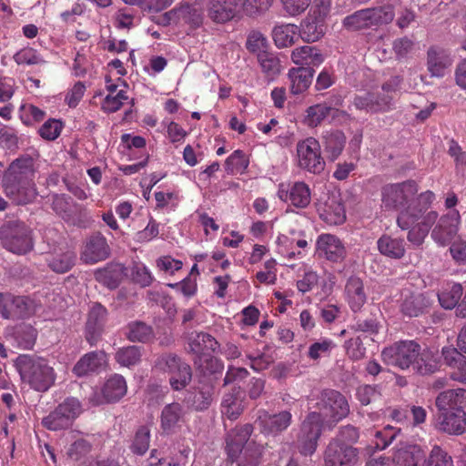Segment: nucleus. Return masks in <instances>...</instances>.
<instances>
[{
    "mask_svg": "<svg viewBox=\"0 0 466 466\" xmlns=\"http://www.w3.org/2000/svg\"><path fill=\"white\" fill-rule=\"evenodd\" d=\"M435 198L432 191L426 190L398 215V226L409 230L407 238L415 246L423 243L431 228V238L438 247L449 246L458 236L461 224L459 210L453 209L439 217L437 211L428 210Z\"/></svg>",
    "mask_w": 466,
    "mask_h": 466,
    "instance_id": "f257e3e1",
    "label": "nucleus"
},
{
    "mask_svg": "<svg viewBox=\"0 0 466 466\" xmlns=\"http://www.w3.org/2000/svg\"><path fill=\"white\" fill-rule=\"evenodd\" d=\"M316 406L318 410L308 414L297 439V448L304 456L315 452L323 427L332 428L350 413L347 399L334 390L321 391Z\"/></svg>",
    "mask_w": 466,
    "mask_h": 466,
    "instance_id": "f03ea898",
    "label": "nucleus"
},
{
    "mask_svg": "<svg viewBox=\"0 0 466 466\" xmlns=\"http://www.w3.org/2000/svg\"><path fill=\"white\" fill-rule=\"evenodd\" d=\"M35 169L31 157H20L11 163L3 179L4 192L18 205L27 204L36 197Z\"/></svg>",
    "mask_w": 466,
    "mask_h": 466,
    "instance_id": "7ed1b4c3",
    "label": "nucleus"
},
{
    "mask_svg": "<svg viewBox=\"0 0 466 466\" xmlns=\"http://www.w3.org/2000/svg\"><path fill=\"white\" fill-rule=\"evenodd\" d=\"M252 431V425L245 424L228 433L225 447L228 460L238 466H258L261 461L263 447L249 441Z\"/></svg>",
    "mask_w": 466,
    "mask_h": 466,
    "instance_id": "20e7f679",
    "label": "nucleus"
},
{
    "mask_svg": "<svg viewBox=\"0 0 466 466\" xmlns=\"http://www.w3.org/2000/svg\"><path fill=\"white\" fill-rule=\"evenodd\" d=\"M17 366L22 380L35 390L46 391L55 383V370L45 359L23 355Z\"/></svg>",
    "mask_w": 466,
    "mask_h": 466,
    "instance_id": "39448f33",
    "label": "nucleus"
},
{
    "mask_svg": "<svg viewBox=\"0 0 466 466\" xmlns=\"http://www.w3.org/2000/svg\"><path fill=\"white\" fill-rule=\"evenodd\" d=\"M400 84L399 76L391 77L382 85L380 91L355 96L352 104L356 109L370 114L388 112L393 108L394 95Z\"/></svg>",
    "mask_w": 466,
    "mask_h": 466,
    "instance_id": "423d86ee",
    "label": "nucleus"
},
{
    "mask_svg": "<svg viewBox=\"0 0 466 466\" xmlns=\"http://www.w3.org/2000/svg\"><path fill=\"white\" fill-rule=\"evenodd\" d=\"M31 233V229L23 222H7L0 228V239L5 249L22 255L34 247Z\"/></svg>",
    "mask_w": 466,
    "mask_h": 466,
    "instance_id": "0eeeda50",
    "label": "nucleus"
},
{
    "mask_svg": "<svg viewBox=\"0 0 466 466\" xmlns=\"http://www.w3.org/2000/svg\"><path fill=\"white\" fill-rule=\"evenodd\" d=\"M419 186L414 180H407L401 183L388 184L381 189V203L386 209H406L417 199Z\"/></svg>",
    "mask_w": 466,
    "mask_h": 466,
    "instance_id": "6e6552de",
    "label": "nucleus"
},
{
    "mask_svg": "<svg viewBox=\"0 0 466 466\" xmlns=\"http://www.w3.org/2000/svg\"><path fill=\"white\" fill-rule=\"evenodd\" d=\"M296 161L299 167L312 174H320L325 169L319 142L312 137L299 140L296 146Z\"/></svg>",
    "mask_w": 466,
    "mask_h": 466,
    "instance_id": "1a4fd4ad",
    "label": "nucleus"
},
{
    "mask_svg": "<svg viewBox=\"0 0 466 466\" xmlns=\"http://www.w3.org/2000/svg\"><path fill=\"white\" fill-rule=\"evenodd\" d=\"M81 412L80 401L76 398H67L43 418L42 424L50 431L64 430L70 427Z\"/></svg>",
    "mask_w": 466,
    "mask_h": 466,
    "instance_id": "9d476101",
    "label": "nucleus"
},
{
    "mask_svg": "<svg viewBox=\"0 0 466 466\" xmlns=\"http://www.w3.org/2000/svg\"><path fill=\"white\" fill-rule=\"evenodd\" d=\"M420 345L413 340L397 342L381 352L384 362L400 370L412 368L418 357Z\"/></svg>",
    "mask_w": 466,
    "mask_h": 466,
    "instance_id": "9b49d317",
    "label": "nucleus"
},
{
    "mask_svg": "<svg viewBox=\"0 0 466 466\" xmlns=\"http://www.w3.org/2000/svg\"><path fill=\"white\" fill-rule=\"evenodd\" d=\"M359 459V450L339 440H330L323 454L324 466H355Z\"/></svg>",
    "mask_w": 466,
    "mask_h": 466,
    "instance_id": "f8f14e48",
    "label": "nucleus"
},
{
    "mask_svg": "<svg viewBox=\"0 0 466 466\" xmlns=\"http://www.w3.org/2000/svg\"><path fill=\"white\" fill-rule=\"evenodd\" d=\"M316 253L329 262L341 263L347 257V248L336 235L322 233L316 240Z\"/></svg>",
    "mask_w": 466,
    "mask_h": 466,
    "instance_id": "ddd939ff",
    "label": "nucleus"
},
{
    "mask_svg": "<svg viewBox=\"0 0 466 466\" xmlns=\"http://www.w3.org/2000/svg\"><path fill=\"white\" fill-rule=\"evenodd\" d=\"M34 313V305L26 297L0 294V315L6 319H25Z\"/></svg>",
    "mask_w": 466,
    "mask_h": 466,
    "instance_id": "4468645a",
    "label": "nucleus"
},
{
    "mask_svg": "<svg viewBox=\"0 0 466 466\" xmlns=\"http://www.w3.org/2000/svg\"><path fill=\"white\" fill-rule=\"evenodd\" d=\"M277 195L281 201L298 208H307L311 200L309 186L300 181L293 184H280Z\"/></svg>",
    "mask_w": 466,
    "mask_h": 466,
    "instance_id": "2eb2a0df",
    "label": "nucleus"
},
{
    "mask_svg": "<svg viewBox=\"0 0 466 466\" xmlns=\"http://www.w3.org/2000/svg\"><path fill=\"white\" fill-rule=\"evenodd\" d=\"M319 218L329 225H341L346 220L345 208L339 195L332 194L327 197L317 206Z\"/></svg>",
    "mask_w": 466,
    "mask_h": 466,
    "instance_id": "dca6fc26",
    "label": "nucleus"
},
{
    "mask_svg": "<svg viewBox=\"0 0 466 466\" xmlns=\"http://www.w3.org/2000/svg\"><path fill=\"white\" fill-rule=\"evenodd\" d=\"M109 256L106 238L101 233L90 236L83 248L81 259L86 264H95L105 260Z\"/></svg>",
    "mask_w": 466,
    "mask_h": 466,
    "instance_id": "f3484780",
    "label": "nucleus"
},
{
    "mask_svg": "<svg viewBox=\"0 0 466 466\" xmlns=\"http://www.w3.org/2000/svg\"><path fill=\"white\" fill-rule=\"evenodd\" d=\"M291 419V413L287 410L274 415H270L265 410H259L256 422L259 426L262 433L266 435L278 434L285 431L290 425Z\"/></svg>",
    "mask_w": 466,
    "mask_h": 466,
    "instance_id": "a211bd4d",
    "label": "nucleus"
},
{
    "mask_svg": "<svg viewBox=\"0 0 466 466\" xmlns=\"http://www.w3.org/2000/svg\"><path fill=\"white\" fill-rule=\"evenodd\" d=\"M107 360L105 351H91L85 354L75 364L72 371L76 377H85L104 370L107 365Z\"/></svg>",
    "mask_w": 466,
    "mask_h": 466,
    "instance_id": "6ab92c4d",
    "label": "nucleus"
},
{
    "mask_svg": "<svg viewBox=\"0 0 466 466\" xmlns=\"http://www.w3.org/2000/svg\"><path fill=\"white\" fill-rule=\"evenodd\" d=\"M186 411L178 402H172L163 407L160 414V429L164 434H174L184 422Z\"/></svg>",
    "mask_w": 466,
    "mask_h": 466,
    "instance_id": "aec40b11",
    "label": "nucleus"
},
{
    "mask_svg": "<svg viewBox=\"0 0 466 466\" xmlns=\"http://www.w3.org/2000/svg\"><path fill=\"white\" fill-rule=\"evenodd\" d=\"M438 431L460 435L466 431V412L461 409L439 414L436 423Z\"/></svg>",
    "mask_w": 466,
    "mask_h": 466,
    "instance_id": "412c9836",
    "label": "nucleus"
},
{
    "mask_svg": "<svg viewBox=\"0 0 466 466\" xmlns=\"http://www.w3.org/2000/svg\"><path fill=\"white\" fill-rule=\"evenodd\" d=\"M401 298L400 310L408 317L420 316L431 303L428 294L412 292L410 289H404L401 293Z\"/></svg>",
    "mask_w": 466,
    "mask_h": 466,
    "instance_id": "4be33fe9",
    "label": "nucleus"
},
{
    "mask_svg": "<svg viewBox=\"0 0 466 466\" xmlns=\"http://www.w3.org/2000/svg\"><path fill=\"white\" fill-rule=\"evenodd\" d=\"M168 24H187L192 27H198L203 22L202 11L190 5H183L165 14Z\"/></svg>",
    "mask_w": 466,
    "mask_h": 466,
    "instance_id": "5701e85b",
    "label": "nucleus"
},
{
    "mask_svg": "<svg viewBox=\"0 0 466 466\" xmlns=\"http://www.w3.org/2000/svg\"><path fill=\"white\" fill-rule=\"evenodd\" d=\"M345 299L350 309L360 311L367 302V294L362 279L357 276H350L345 285Z\"/></svg>",
    "mask_w": 466,
    "mask_h": 466,
    "instance_id": "b1692460",
    "label": "nucleus"
},
{
    "mask_svg": "<svg viewBox=\"0 0 466 466\" xmlns=\"http://www.w3.org/2000/svg\"><path fill=\"white\" fill-rule=\"evenodd\" d=\"M237 0H210L207 5L208 16L215 23H225L236 15Z\"/></svg>",
    "mask_w": 466,
    "mask_h": 466,
    "instance_id": "393cba45",
    "label": "nucleus"
},
{
    "mask_svg": "<svg viewBox=\"0 0 466 466\" xmlns=\"http://www.w3.org/2000/svg\"><path fill=\"white\" fill-rule=\"evenodd\" d=\"M424 457L422 449L416 444H400L393 455L395 466H419Z\"/></svg>",
    "mask_w": 466,
    "mask_h": 466,
    "instance_id": "a878e982",
    "label": "nucleus"
},
{
    "mask_svg": "<svg viewBox=\"0 0 466 466\" xmlns=\"http://www.w3.org/2000/svg\"><path fill=\"white\" fill-rule=\"evenodd\" d=\"M451 66V58L446 50L438 46L428 50V70L432 76H443Z\"/></svg>",
    "mask_w": 466,
    "mask_h": 466,
    "instance_id": "bb28decb",
    "label": "nucleus"
},
{
    "mask_svg": "<svg viewBox=\"0 0 466 466\" xmlns=\"http://www.w3.org/2000/svg\"><path fill=\"white\" fill-rule=\"evenodd\" d=\"M127 390V381L120 374L109 376L101 388L102 396L106 402L118 401L126 395Z\"/></svg>",
    "mask_w": 466,
    "mask_h": 466,
    "instance_id": "cd10ccee",
    "label": "nucleus"
},
{
    "mask_svg": "<svg viewBox=\"0 0 466 466\" xmlns=\"http://www.w3.org/2000/svg\"><path fill=\"white\" fill-rule=\"evenodd\" d=\"M188 347L198 356L210 355L215 352L218 343L214 337L205 332H192L188 337Z\"/></svg>",
    "mask_w": 466,
    "mask_h": 466,
    "instance_id": "c85d7f7f",
    "label": "nucleus"
},
{
    "mask_svg": "<svg viewBox=\"0 0 466 466\" xmlns=\"http://www.w3.org/2000/svg\"><path fill=\"white\" fill-rule=\"evenodd\" d=\"M440 369V361L436 352L430 349L421 350L419 347V354L412 365V370L420 375H430Z\"/></svg>",
    "mask_w": 466,
    "mask_h": 466,
    "instance_id": "c756f323",
    "label": "nucleus"
},
{
    "mask_svg": "<svg viewBox=\"0 0 466 466\" xmlns=\"http://www.w3.org/2000/svg\"><path fill=\"white\" fill-rule=\"evenodd\" d=\"M299 28L294 24H281L274 26L272 38L277 47L286 48L296 43L299 37Z\"/></svg>",
    "mask_w": 466,
    "mask_h": 466,
    "instance_id": "7c9ffc66",
    "label": "nucleus"
},
{
    "mask_svg": "<svg viewBox=\"0 0 466 466\" xmlns=\"http://www.w3.org/2000/svg\"><path fill=\"white\" fill-rule=\"evenodd\" d=\"M314 70L310 67H293L289 71L290 80V91L294 95L305 92L310 86Z\"/></svg>",
    "mask_w": 466,
    "mask_h": 466,
    "instance_id": "2f4dec72",
    "label": "nucleus"
},
{
    "mask_svg": "<svg viewBox=\"0 0 466 466\" xmlns=\"http://www.w3.org/2000/svg\"><path fill=\"white\" fill-rule=\"evenodd\" d=\"M299 37L307 43H313L319 40L325 34V23L308 15L300 23Z\"/></svg>",
    "mask_w": 466,
    "mask_h": 466,
    "instance_id": "473e14b6",
    "label": "nucleus"
},
{
    "mask_svg": "<svg viewBox=\"0 0 466 466\" xmlns=\"http://www.w3.org/2000/svg\"><path fill=\"white\" fill-rule=\"evenodd\" d=\"M378 249L383 256L399 259L405 254V243L400 238L382 235L377 241Z\"/></svg>",
    "mask_w": 466,
    "mask_h": 466,
    "instance_id": "72a5a7b5",
    "label": "nucleus"
},
{
    "mask_svg": "<svg viewBox=\"0 0 466 466\" xmlns=\"http://www.w3.org/2000/svg\"><path fill=\"white\" fill-rule=\"evenodd\" d=\"M291 60L296 65L306 67L319 66L324 58L321 53L314 46H304L295 48L291 53Z\"/></svg>",
    "mask_w": 466,
    "mask_h": 466,
    "instance_id": "f704fd0d",
    "label": "nucleus"
},
{
    "mask_svg": "<svg viewBox=\"0 0 466 466\" xmlns=\"http://www.w3.org/2000/svg\"><path fill=\"white\" fill-rule=\"evenodd\" d=\"M463 293L461 284L455 282H449L444 284L437 293L441 306L445 309H454Z\"/></svg>",
    "mask_w": 466,
    "mask_h": 466,
    "instance_id": "c9c22d12",
    "label": "nucleus"
},
{
    "mask_svg": "<svg viewBox=\"0 0 466 466\" xmlns=\"http://www.w3.org/2000/svg\"><path fill=\"white\" fill-rule=\"evenodd\" d=\"M466 401V390L456 389L441 392L436 398V407L441 412L449 411V408L461 406Z\"/></svg>",
    "mask_w": 466,
    "mask_h": 466,
    "instance_id": "e433bc0d",
    "label": "nucleus"
},
{
    "mask_svg": "<svg viewBox=\"0 0 466 466\" xmlns=\"http://www.w3.org/2000/svg\"><path fill=\"white\" fill-rule=\"evenodd\" d=\"M324 150L330 161L336 160L343 151L346 143L345 135L339 130L328 132L323 137Z\"/></svg>",
    "mask_w": 466,
    "mask_h": 466,
    "instance_id": "4c0bfd02",
    "label": "nucleus"
},
{
    "mask_svg": "<svg viewBox=\"0 0 466 466\" xmlns=\"http://www.w3.org/2000/svg\"><path fill=\"white\" fill-rule=\"evenodd\" d=\"M398 4V0H386L379 6L369 8L372 25L390 23L394 18V10Z\"/></svg>",
    "mask_w": 466,
    "mask_h": 466,
    "instance_id": "58836bf2",
    "label": "nucleus"
},
{
    "mask_svg": "<svg viewBox=\"0 0 466 466\" xmlns=\"http://www.w3.org/2000/svg\"><path fill=\"white\" fill-rule=\"evenodd\" d=\"M214 387L210 382H201L196 389L192 400L187 402L197 410H204L209 407L213 400Z\"/></svg>",
    "mask_w": 466,
    "mask_h": 466,
    "instance_id": "ea45409f",
    "label": "nucleus"
},
{
    "mask_svg": "<svg viewBox=\"0 0 466 466\" xmlns=\"http://www.w3.org/2000/svg\"><path fill=\"white\" fill-rule=\"evenodd\" d=\"M235 391L225 394L221 402V413L230 420H237L244 410L243 401Z\"/></svg>",
    "mask_w": 466,
    "mask_h": 466,
    "instance_id": "a19ab883",
    "label": "nucleus"
},
{
    "mask_svg": "<svg viewBox=\"0 0 466 466\" xmlns=\"http://www.w3.org/2000/svg\"><path fill=\"white\" fill-rule=\"evenodd\" d=\"M107 317L106 309L99 303H95L89 309L88 318L86 321V330L89 334H96L99 332Z\"/></svg>",
    "mask_w": 466,
    "mask_h": 466,
    "instance_id": "79ce46f5",
    "label": "nucleus"
},
{
    "mask_svg": "<svg viewBox=\"0 0 466 466\" xmlns=\"http://www.w3.org/2000/svg\"><path fill=\"white\" fill-rule=\"evenodd\" d=\"M92 451L91 442L86 439L80 438L69 446L66 455L71 461L85 464Z\"/></svg>",
    "mask_w": 466,
    "mask_h": 466,
    "instance_id": "37998d69",
    "label": "nucleus"
},
{
    "mask_svg": "<svg viewBox=\"0 0 466 466\" xmlns=\"http://www.w3.org/2000/svg\"><path fill=\"white\" fill-rule=\"evenodd\" d=\"M332 107L326 103L316 104L307 108L303 122L309 127H318L330 113Z\"/></svg>",
    "mask_w": 466,
    "mask_h": 466,
    "instance_id": "c03bdc74",
    "label": "nucleus"
},
{
    "mask_svg": "<svg viewBox=\"0 0 466 466\" xmlns=\"http://www.w3.org/2000/svg\"><path fill=\"white\" fill-rule=\"evenodd\" d=\"M13 338L18 348L30 350L35 345L36 330L31 325L22 324L15 328Z\"/></svg>",
    "mask_w": 466,
    "mask_h": 466,
    "instance_id": "a18cd8bd",
    "label": "nucleus"
},
{
    "mask_svg": "<svg viewBox=\"0 0 466 466\" xmlns=\"http://www.w3.org/2000/svg\"><path fill=\"white\" fill-rule=\"evenodd\" d=\"M153 337L152 328L142 321H133L127 326V339L130 341L146 343L150 341Z\"/></svg>",
    "mask_w": 466,
    "mask_h": 466,
    "instance_id": "49530a36",
    "label": "nucleus"
},
{
    "mask_svg": "<svg viewBox=\"0 0 466 466\" xmlns=\"http://www.w3.org/2000/svg\"><path fill=\"white\" fill-rule=\"evenodd\" d=\"M142 349L137 346H128L119 349L116 353V362L123 367H132L139 363Z\"/></svg>",
    "mask_w": 466,
    "mask_h": 466,
    "instance_id": "de8ad7c7",
    "label": "nucleus"
},
{
    "mask_svg": "<svg viewBox=\"0 0 466 466\" xmlns=\"http://www.w3.org/2000/svg\"><path fill=\"white\" fill-rule=\"evenodd\" d=\"M249 164L248 156L242 150H235L226 159V170L229 174H243Z\"/></svg>",
    "mask_w": 466,
    "mask_h": 466,
    "instance_id": "09e8293b",
    "label": "nucleus"
},
{
    "mask_svg": "<svg viewBox=\"0 0 466 466\" xmlns=\"http://www.w3.org/2000/svg\"><path fill=\"white\" fill-rule=\"evenodd\" d=\"M343 25L350 30H359L372 26L370 9H362L348 15L344 18Z\"/></svg>",
    "mask_w": 466,
    "mask_h": 466,
    "instance_id": "8fccbe9b",
    "label": "nucleus"
},
{
    "mask_svg": "<svg viewBox=\"0 0 466 466\" xmlns=\"http://www.w3.org/2000/svg\"><path fill=\"white\" fill-rule=\"evenodd\" d=\"M258 61L262 72L268 79H274L280 72V62L272 53H261L258 55Z\"/></svg>",
    "mask_w": 466,
    "mask_h": 466,
    "instance_id": "3c124183",
    "label": "nucleus"
},
{
    "mask_svg": "<svg viewBox=\"0 0 466 466\" xmlns=\"http://www.w3.org/2000/svg\"><path fill=\"white\" fill-rule=\"evenodd\" d=\"M65 221L69 225L86 228L92 224L93 219L86 208L76 203L71 212L66 215Z\"/></svg>",
    "mask_w": 466,
    "mask_h": 466,
    "instance_id": "603ef678",
    "label": "nucleus"
},
{
    "mask_svg": "<svg viewBox=\"0 0 466 466\" xmlns=\"http://www.w3.org/2000/svg\"><path fill=\"white\" fill-rule=\"evenodd\" d=\"M185 363L178 356L172 353H165L157 358L154 368L169 375Z\"/></svg>",
    "mask_w": 466,
    "mask_h": 466,
    "instance_id": "864d4df0",
    "label": "nucleus"
},
{
    "mask_svg": "<svg viewBox=\"0 0 466 466\" xmlns=\"http://www.w3.org/2000/svg\"><path fill=\"white\" fill-rule=\"evenodd\" d=\"M335 348L336 344L332 339L322 338L309 347L308 356L310 360H317L322 357L329 356Z\"/></svg>",
    "mask_w": 466,
    "mask_h": 466,
    "instance_id": "5fc2aeb1",
    "label": "nucleus"
},
{
    "mask_svg": "<svg viewBox=\"0 0 466 466\" xmlns=\"http://www.w3.org/2000/svg\"><path fill=\"white\" fill-rule=\"evenodd\" d=\"M76 255L72 251L53 256L48 260L49 268L56 273L68 271L75 264Z\"/></svg>",
    "mask_w": 466,
    "mask_h": 466,
    "instance_id": "6e6d98bb",
    "label": "nucleus"
},
{
    "mask_svg": "<svg viewBox=\"0 0 466 466\" xmlns=\"http://www.w3.org/2000/svg\"><path fill=\"white\" fill-rule=\"evenodd\" d=\"M191 369L185 363L175 372L169 374V383L174 390H181L186 388L191 380Z\"/></svg>",
    "mask_w": 466,
    "mask_h": 466,
    "instance_id": "4d7b16f0",
    "label": "nucleus"
},
{
    "mask_svg": "<svg viewBox=\"0 0 466 466\" xmlns=\"http://www.w3.org/2000/svg\"><path fill=\"white\" fill-rule=\"evenodd\" d=\"M128 98L127 90L121 88L116 94H107L102 102L101 107L106 113H114L119 110Z\"/></svg>",
    "mask_w": 466,
    "mask_h": 466,
    "instance_id": "13d9d810",
    "label": "nucleus"
},
{
    "mask_svg": "<svg viewBox=\"0 0 466 466\" xmlns=\"http://www.w3.org/2000/svg\"><path fill=\"white\" fill-rule=\"evenodd\" d=\"M421 466H453V461L447 451L435 445Z\"/></svg>",
    "mask_w": 466,
    "mask_h": 466,
    "instance_id": "bf43d9fd",
    "label": "nucleus"
},
{
    "mask_svg": "<svg viewBox=\"0 0 466 466\" xmlns=\"http://www.w3.org/2000/svg\"><path fill=\"white\" fill-rule=\"evenodd\" d=\"M13 58L19 66H34L45 62L39 53L32 47L20 49L14 55Z\"/></svg>",
    "mask_w": 466,
    "mask_h": 466,
    "instance_id": "052dcab7",
    "label": "nucleus"
},
{
    "mask_svg": "<svg viewBox=\"0 0 466 466\" xmlns=\"http://www.w3.org/2000/svg\"><path fill=\"white\" fill-rule=\"evenodd\" d=\"M150 429L147 426H141L136 432L131 450L134 453L143 455L149 448Z\"/></svg>",
    "mask_w": 466,
    "mask_h": 466,
    "instance_id": "680f3d73",
    "label": "nucleus"
},
{
    "mask_svg": "<svg viewBox=\"0 0 466 466\" xmlns=\"http://www.w3.org/2000/svg\"><path fill=\"white\" fill-rule=\"evenodd\" d=\"M256 279L259 283L273 285L277 280V262L274 258H269L264 262L263 269L256 274Z\"/></svg>",
    "mask_w": 466,
    "mask_h": 466,
    "instance_id": "e2e57ef3",
    "label": "nucleus"
},
{
    "mask_svg": "<svg viewBox=\"0 0 466 466\" xmlns=\"http://www.w3.org/2000/svg\"><path fill=\"white\" fill-rule=\"evenodd\" d=\"M75 205L76 202H74L70 197H66V195H54L52 197L51 207L53 210L64 220L66 219V215L71 212Z\"/></svg>",
    "mask_w": 466,
    "mask_h": 466,
    "instance_id": "0e129e2a",
    "label": "nucleus"
},
{
    "mask_svg": "<svg viewBox=\"0 0 466 466\" xmlns=\"http://www.w3.org/2000/svg\"><path fill=\"white\" fill-rule=\"evenodd\" d=\"M400 430L392 426H386L382 431H377L374 434V446L377 450L386 449L396 438Z\"/></svg>",
    "mask_w": 466,
    "mask_h": 466,
    "instance_id": "69168bd1",
    "label": "nucleus"
},
{
    "mask_svg": "<svg viewBox=\"0 0 466 466\" xmlns=\"http://www.w3.org/2000/svg\"><path fill=\"white\" fill-rule=\"evenodd\" d=\"M279 246V253L289 258H295L301 257L302 252L300 250L296 251V240L293 238H289L286 235H280L277 238Z\"/></svg>",
    "mask_w": 466,
    "mask_h": 466,
    "instance_id": "338daca9",
    "label": "nucleus"
},
{
    "mask_svg": "<svg viewBox=\"0 0 466 466\" xmlns=\"http://www.w3.org/2000/svg\"><path fill=\"white\" fill-rule=\"evenodd\" d=\"M273 0H243L242 11L248 16H256L268 10Z\"/></svg>",
    "mask_w": 466,
    "mask_h": 466,
    "instance_id": "774afa93",
    "label": "nucleus"
}]
</instances>
